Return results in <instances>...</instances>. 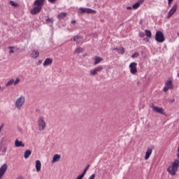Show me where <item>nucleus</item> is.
<instances>
[{
	"mask_svg": "<svg viewBox=\"0 0 179 179\" xmlns=\"http://www.w3.org/2000/svg\"><path fill=\"white\" fill-rule=\"evenodd\" d=\"M61 159V155L58 154H55L53 156V159L52 160V163H56V162H59V159Z\"/></svg>",
	"mask_w": 179,
	"mask_h": 179,
	"instance_id": "nucleus-18",
	"label": "nucleus"
},
{
	"mask_svg": "<svg viewBox=\"0 0 179 179\" xmlns=\"http://www.w3.org/2000/svg\"><path fill=\"white\" fill-rule=\"evenodd\" d=\"M44 2H45V0H36L34 2V6H39L40 8H43L44 6Z\"/></svg>",
	"mask_w": 179,
	"mask_h": 179,
	"instance_id": "nucleus-13",
	"label": "nucleus"
},
{
	"mask_svg": "<svg viewBox=\"0 0 179 179\" xmlns=\"http://www.w3.org/2000/svg\"><path fill=\"white\" fill-rule=\"evenodd\" d=\"M178 152H179V146L178 147V150H177Z\"/></svg>",
	"mask_w": 179,
	"mask_h": 179,
	"instance_id": "nucleus-48",
	"label": "nucleus"
},
{
	"mask_svg": "<svg viewBox=\"0 0 179 179\" xmlns=\"http://www.w3.org/2000/svg\"><path fill=\"white\" fill-rule=\"evenodd\" d=\"M15 148H24V143L22 141H20L18 139L15 141Z\"/></svg>",
	"mask_w": 179,
	"mask_h": 179,
	"instance_id": "nucleus-14",
	"label": "nucleus"
},
{
	"mask_svg": "<svg viewBox=\"0 0 179 179\" xmlns=\"http://www.w3.org/2000/svg\"><path fill=\"white\" fill-rule=\"evenodd\" d=\"M19 82H20V78H17L15 80H14V85H17V83H19Z\"/></svg>",
	"mask_w": 179,
	"mask_h": 179,
	"instance_id": "nucleus-34",
	"label": "nucleus"
},
{
	"mask_svg": "<svg viewBox=\"0 0 179 179\" xmlns=\"http://www.w3.org/2000/svg\"><path fill=\"white\" fill-rule=\"evenodd\" d=\"M73 41H76V43L80 44L83 43V38L82 36H76L73 38Z\"/></svg>",
	"mask_w": 179,
	"mask_h": 179,
	"instance_id": "nucleus-15",
	"label": "nucleus"
},
{
	"mask_svg": "<svg viewBox=\"0 0 179 179\" xmlns=\"http://www.w3.org/2000/svg\"><path fill=\"white\" fill-rule=\"evenodd\" d=\"M71 23H73H73H76V20H72V21H71Z\"/></svg>",
	"mask_w": 179,
	"mask_h": 179,
	"instance_id": "nucleus-45",
	"label": "nucleus"
},
{
	"mask_svg": "<svg viewBox=\"0 0 179 179\" xmlns=\"http://www.w3.org/2000/svg\"><path fill=\"white\" fill-rule=\"evenodd\" d=\"M177 11V4H175L171 9L169 11L168 13V19L169 17H171L172 15H174V13H176V12Z\"/></svg>",
	"mask_w": 179,
	"mask_h": 179,
	"instance_id": "nucleus-12",
	"label": "nucleus"
},
{
	"mask_svg": "<svg viewBox=\"0 0 179 179\" xmlns=\"http://www.w3.org/2000/svg\"><path fill=\"white\" fill-rule=\"evenodd\" d=\"M177 157H178V160H179V152H177Z\"/></svg>",
	"mask_w": 179,
	"mask_h": 179,
	"instance_id": "nucleus-44",
	"label": "nucleus"
},
{
	"mask_svg": "<svg viewBox=\"0 0 179 179\" xmlns=\"http://www.w3.org/2000/svg\"><path fill=\"white\" fill-rule=\"evenodd\" d=\"M41 63H42L41 60H39V61L38 62L37 65H41Z\"/></svg>",
	"mask_w": 179,
	"mask_h": 179,
	"instance_id": "nucleus-42",
	"label": "nucleus"
},
{
	"mask_svg": "<svg viewBox=\"0 0 179 179\" xmlns=\"http://www.w3.org/2000/svg\"><path fill=\"white\" fill-rule=\"evenodd\" d=\"M36 170L37 173L41 171V162L40 160L36 161Z\"/></svg>",
	"mask_w": 179,
	"mask_h": 179,
	"instance_id": "nucleus-17",
	"label": "nucleus"
},
{
	"mask_svg": "<svg viewBox=\"0 0 179 179\" xmlns=\"http://www.w3.org/2000/svg\"><path fill=\"white\" fill-rule=\"evenodd\" d=\"M90 167V165H87V167L85 169L84 171L83 172L84 174H86V172L87 170H89V168Z\"/></svg>",
	"mask_w": 179,
	"mask_h": 179,
	"instance_id": "nucleus-36",
	"label": "nucleus"
},
{
	"mask_svg": "<svg viewBox=\"0 0 179 179\" xmlns=\"http://www.w3.org/2000/svg\"><path fill=\"white\" fill-rule=\"evenodd\" d=\"M139 57V53L138 52H134L132 55H131V58H136Z\"/></svg>",
	"mask_w": 179,
	"mask_h": 179,
	"instance_id": "nucleus-32",
	"label": "nucleus"
},
{
	"mask_svg": "<svg viewBox=\"0 0 179 179\" xmlns=\"http://www.w3.org/2000/svg\"><path fill=\"white\" fill-rule=\"evenodd\" d=\"M114 51H117L118 52V54H124L125 52V49H124V48L120 47L119 48H114L113 49Z\"/></svg>",
	"mask_w": 179,
	"mask_h": 179,
	"instance_id": "nucleus-21",
	"label": "nucleus"
},
{
	"mask_svg": "<svg viewBox=\"0 0 179 179\" xmlns=\"http://www.w3.org/2000/svg\"><path fill=\"white\" fill-rule=\"evenodd\" d=\"M85 173H84L83 172L80 174V175H79L76 179H83V177H85Z\"/></svg>",
	"mask_w": 179,
	"mask_h": 179,
	"instance_id": "nucleus-31",
	"label": "nucleus"
},
{
	"mask_svg": "<svg viewBox=\"0 0 179 179\" xmlns=\"http://www.w3.org/2000/svg\"><path fill=\"white\" fill-rule=\"evenodd\" d=\"M39 55L38 50H33L31 53V58H37Z\"/></svg>",
	"mask_w": 179,
	"mask_h": 179,
	"instance_id": "nucleus-19",
	"label": "nucleus"
},
{
	"mask_svg": "<svg viewBox=\"0 0 179 179\" xmlns=\"http://www.w3.org/2000/svg\"><path fill=\"white\" fill-rule=\"evenodd\" d=\"M151 108L155 111V113H158L159 114H164V109L156 106H152Z\"/></svg>",
	"mask_w": 179,
	"mask_h": 179,
	"instance_id": "nucleus-9",
	"label": "nucleus"
},
{
	"mask_svg": "<svg viewBox=\"0 0 179 179\" xmlns=\"http://www.w3.org/2000/svg\"><path fill=\"white\" fill-rule=\"evenodd\" d=\"M145 32H140L139 33V37H141V38H143V37H145Z\"/></svg>",
	"mask_w": 179,
	"mask_h": 179,
	"instance_id": "nucleus-35",
	"label": "nucleus"
},
{
	"mask_svg": "<svg viewBox=\"0 0 179 179\" xmlns=\"http://www.w3.org/2000/svg\"><path fill=\"white\" fill-rule=\"evenodd\" d=\"M141 6V3L137 2L132 6L133 9H138Z\"/></svg>",
	"mask_w": 179,
	"mask_h": 179,
	"instance_id": "nucleus-29",
	"label": "nucleus"
},
{
	"mask_svg": "<svg viewBox=\"0 0 179 179\" xmlns=\"http://www.w3.org/2000/svg\"><path fill=\"white\" fill-rule=\"evenodd\" d=\"M127 10H129L131 9H134V8H132V6H127Z\"/></svg>",
	"mask_w": 179,
	"mask_h": 179,
	"instance_id": "nucleus-41",
	"label": "nucleus"
},
{
	"mask_svg": "<svg viewBox=\"0 0 179 179\" xmlns=\"http://www.w3.org/2000/svg\"><path fill=\"white\" fill-rule=\"evenodd\" d=\"M102 69H103V66H99L95 69H91L90 71V76H96V75H97L99 72H101Z\"/></svg>",
	"mask_w": 179,
	"mask_h": 179,
	"instance_id": "nucleus-6",
	"label": "nucleus"
},
{
	"mask_svg": "<svg viewBox=\"0 0 179 179\" xmlns=\"http://www.w3.org/2000/svg\"><path fill=\"white\" fill-rule=\"evenodd\" d=\"M45 22L47 24H49V26H52V23H54V19L52 18H48L45 20Z\"/></svg>",
	"mask_w": 179,
	"mask_h": 179,
	"instance_id": "nucleus-26",
	"label": "nucleus"
},
{
	"mask_svg": "<svg viewBox=\"0 0 179 179\" xmlns=\"http://www.w3.org/2000/svg\"><path fill=\"white\" fill-rule=\"evenodd\" d=\"M6 170H8V165H6V164H3L0 168V179L2 178Z\"/></svg>",
	"mask_w": 179,
	"mask_h": 179,
	"instance_id": "nucleus-10",
	"label": "nucleus"
},
{
	"mask_svg": "<svg viewBox=\"0 0 179 179\" xmlns=\"http://www.w3.org/2000/svg\"><path fill=\"white\" fill-rule=\"evenodd\" d=\"M145 34L146 37H148V38H152V31L150 30L145 29Z\"/></svg>",
	"mask_w": 179,
	"mask_h": 179,
	"instance_id": "nucleus-23",
	"label": "nucleus"
},
{
	"mask_svg": "<svg viewBox=\"0 0 179 179\" xmlns=\"http://www.w3.org/2000/svg\"><path fill=\"white\" fill-rule=\"evenodd\" d=\"M155 40L157 43H164V34L161 31H157L155 34Z\"/></svg>",
	"mask_w": 179,
	"mask_h": 179,
	"instance_id": "nucleus-4",
	"label": "nucleus"
},
{
	"mask_svg": "<svg viewBox=\"0 0 179 179\" xmlns=\"http://www.w3.org/2000/svg\"><path fill=\"white\" fill-rule=\"evenodd\" d=\"M173 1H174V0H168L169 6H170V5H171V3L173 2Z\"/></svg>",
	"mask_w": 179,
	"mask_h": 179,
	"instance_id": "nucleus-38",
	"label": "nucleus"
},
{
	"mask_svg": "<svg viewBox=\"0 0 179 179\" xmlns=\"http://www.w3.org/2000/svg\"><path fill=\"white\" fill-rule=\"evenodd\" d=\"M138 64L136 62H132L129 64V69H130V72L131 73H132V75H135V73H136V72H138V69H136Z\"/></svg>",
	"mask_w": 179,
	"mask_h": 179,
	"instance_id": "nucleus-7",
	"label": "nucleus"
},
{
	"mask_svg": "<svg viewBox=\"0 0 179 179\" xmlns=\"http://www.w3.org/2000/svg\"><path fill=\"white\" fill-rule=\"evenodd\" d=\"M174 101H175V99H171V100L170 101V102H171V103H174Z\"/></svg>",
	"mask_w": 179,
	"mask_h": 179,
	"instance_id": "nucleus-43",
	"label": "nucleus"
},
{
	"mask_svg": "<svg viewBox=\"0 0 179 179\" xmlns=\"http://www.w3.org/2000/svg\"><path fill=\"white\" fill-rule=\"evenodd\" d=\"M31 155V150H25L24 153V159H29Z\"/></svg>",
	"mask_w": 179,
	"mask_h": 179,
	"instance_id": "nucleus-20",
	"label": "nucleus"
},
{
	"mask_svg": "<svg viewBox=\"0 0 179 179\" xmlns=\"http://www.w3.org/2000/svg\"><path fill=\"white\" fill-rule=\"evenodd\" d=\"M165 85L170 89H173V82L171 80H168Z\"/></svg>",
	"mask_w": 179,
	"mask_h": 179,
	"instance_id": "nucleus-27",
	"label": "nucleus"
},
{
	"mask_svg": "<svg viewBox=\"0 0 179 179\" xmlns=\"http://www.w3.org/2000/svg\"><path fill=\"white\" fill-rule=\"evenodd\" d=\"M8 48L10 50L9 52L10 54H13L15 52V50H13V48H15L13 46H10V47H8Z\"/></svg>",
	"mask_w": 179,
	"mask_h": 179,
	"instance_id": "nucleus-30",
	"label": "nucleus"
},
{
	"mask_svg": "<svg viewBox=\"0 0 179 179\" xmlns=\"http://www.w3.org/2000/svg\"><path fill=\"white\" fill-rule=\"evenodd\" d=\"M12 85H15V80L14 79H10L7 82L6 84V87H8V86H12Z\"/></svg>",
	"mask_w": 179,
	"mask_h": 179,
	"instance_id": "nucleus-24",
	"label": "nucleus"
},
{
	"mask_svg": "<svg viewBox=\"0 0 179 179\" xmlns=\"http://www.w3.org/2000/svg\"><path fill=\"white\" fill-rule=\"evenodd\" d=\"M26 101V99L24 98V96H20L19 98H17L15 103V107L17 110H22V108L23 106H24V103Z\"/></svg>",
	"mask_w": 179,
	"mask_h": 179,
	"instance_id": "nucleus-2",
	"label": "nucleus"
},
{
	"mask_svg": "<svg viewBox=\"0 0 179 179\" xmlns=\"http://www.w3.org/2000/svg\"><path fill=\"white\" fill-rule=\"evenodd\" d=\"M66 13H62L57 15V19L61 20V19H64V17H66Z\"/></svg>",
	"mask_w": 179,
	"mask_h": 179,
	"instance_id": "nucleus-25",
	"label": "nucleus"
},
{
	"mask_svg": "<svg viewBox=\"0 0 179 179\" xmlns=\"http://www.w3.org/2000/svg\"><path fill=\"white\" fill-rule=\"evenodd\" d=\"M38 130L39 131H44V129H45V127H46V123L45 121L44 120V117H39L38 120Z\"/></svg>",
	"mask_w": 179,
	"mask_h": 179,
	"instance_id": "nucleus-3",
	"label": "nucleus"
},
{
	"mask_svg": "<svg viewBox=\"0 0 179 179\" xmlns=\"http://www.w3.org/2000/svg\"><path fill=\"white\" fill-rule=\"evenodd\" d=\"M48 2H50V3H54V2H55V1L57 0H48Z\"/></svg>",
	"mask_w": 179,
	"mask_h": 179,
	"instance_id": "nucleus-40",
	"label": "nucleus"
},
{
	"mask_svg": "<svg viewBox=\"0 0 179 179\" xmlns=\"http://www.w3.org/2000/svg\"><path fill=\"white\" fill-rule=\"evenodd\" d=\"M9 3L11 6H17V4L15 3L13 1H10Z\"/></svg>",
	"mask_w": 179,
	"mask_h": 179,
	"instance_id": "nucleus-33",
	"label": "nucleus"
},
{
	"mask_svg": "<svg viewBox=\"0 0 179 179\" xmlns=\"http://www.w3.org/2000/svg\"><path fill=\"white\" fill-rule=\"evenodd\" d=\"M74 52H75L76 54H79V53H80V52H83V48H76V49L75 50Z\"/></svg>",
	"mask_w": 179,
	"mask_h": 179,
	"instance_id": "nucleus-28",
	"label": "nucleus"
},
{
	"mask_svg": "<svg viewBox=\"0 0 179 179\" xmlns=\"http://www.w3.org/2000/svg\"><path fill=\"white\" fill-rule=\"evenodd\" d=\"M94 65H97L98 64H100L103 61V58L99 57H96L94 59Z\"/></svg>",
	"mask_w": 179,
	"mask_h": 179,
	"instance_id": "nucleus-22",
	"label": "nucleus"
},
{
	"mask_svg": "<svg viewBox=\"0 0 179 179\" xmlns=\"http://www.w3.org/2000/svg\"><path fill=\"white\" fill-rule=\"evenodd\" d=\"M3 89H4L3 87L0 86V90H3Z\"/></svg>",
	"mask_w": 179,
	"mask_h": 179,
	"instance_id": "nucleus-46",
	"label": "nucleus"
},
{
	"mask_svg": "<svg viewBox=\"0 0 179 179\" xmlns=\"http://www.w3.org/2000/svg\"><path fill=\"white\" fill-rule=\"evenodd\" d=\"M94 177H96V175L92 174L88 179H94Z\"/></svg>",
	"mask_w": 179,
	"mask_h": 179,
	"instance_id": "nucleus-39",
	"label": "nucleus"
},
{
	"mask_svg": "<svg viewBox=\"0 0 179 179\" xmlns=\"http://www.w3.org/2000/svg\"><path fill=\"white\" fill-rule=\"evenodd\" d=\"M179 159H176L171 166H169L168 171L171 176H176V173L178 171Z\"/></svg>",
	"mask_w": 179,
	"mask_h": 179,
	"instance_id": "nucleus-1",
	"label": "nucleus"
},
{
	"mask_svg": "<svg viewBox=\"0 0 179 179\" xmlns=\"http://www.w3.org/2000/svg\"><path fill=\"white\" fill-rule=\"evenodd\" d=\"M169 90H170V88L166 85L164 87V92H169Z\"/></svg>",
	"mask_w": 179,
	"mask_h": 179,
	"instance_id": "nucleus-37",
	"label": "nucleus"
},
{
	"mask_svg": "<svg viewBox=\"0 0 179 179\" xmlns=\"http://www.w3.org/2000/svg\"><path fill=\"white\" fill-rule=\"evenodd\" d=\"M143 1H145V0H140L141 3H142V2H143Z\"/></svg>",
	"mask_w": 179,
	"mask_h": 179,
	"instance_id": "nucleus-47",
	"label": "nucleus"
},
{
	"mask_svg": "<svg viewBox=\"0 0 179 179\" xmlns=\"http://www.w3.org/2000/svg\"><path fill=\"white\" fill-rule=\"evenodd\" d=\"M41 9H43V8L39 7L38 6H36L34 8L31 10V14L37 15V13H40Z\"/></svg>",
	"mask_w": 179,
	"mask_h": 179,
	"instance_id": "nucleus-11",
	"label": "nucleus"
},
{
	"mask_svg": "<svg viewBox=\"0 0 179 179\" xmlns=\"http://www.w3.org/2000/svg\"><path fill=\"white\" fill-rule=\"evenodd\" d=\"M80 15L83 13H96V10H92V8L80 7L78 11Z\"/></svg>",
	"mask_w": 179,
	"mask_h": 179,
	"instance_id": "nucleus-5",
	"label": "nucleus"
},
{
	"mask_svg": "<svg viewBox=\"0 0 179 179\" xmlns=\"http://www.w3.org/2000/svg\"><path fill=\"white\" fill-rule=\"evenodd\" d=\"M52 64V58H47L45 59L43 62V66H48Z\"/></svg>",
	"mask_w": 179,
	"mask_h": 179,
	"instance_id": "nucleus-16",
	"label": "nucleus"
},
{
	"mask_svg": "<svg viewBox=\"0 0 179 179\" xmlns=\"http://www.w3.org/2000/svg\"><path fill=\"white\" fill-rule=\"evenodd\" d=\"M153 149H155V146L153 145H151L148 148L147 151L145 152V160H148L150 157V155H152Z\"/></svg>",
	"mask_w": 179,
	"mask_h": 179,
	"instance_id": "nucleus-8",
	"label": "nucleus"
}]
</instances>
